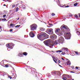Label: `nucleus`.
<instances>
[{
  "label": "nucleus",
  "mask_w": 80,
  "mask_h": 80,
  "mask_svg": "<svg viewBox=\"0 0 80 80\" xmlns=\"http://www.w3.org/2000/svg\"><path fill=\"white\" fill-rule=\"evenodd\" d=\"M3 6H6V4H4L3 5Z\"/></svg>",
  "instance_id": "obj_49"
},
{
  "label": "nucleus",
  "mask_w": 80,
  "mask_h": 80,
  "mask_svg": "<svg viewBox=\"0 0 80 80\" xmlns=\"http://www.w3.org/2000/svg\"><path fill=\"white\" fill-rule=\"evenodd\" d=\"M19 5V3L17 4H16V6L17 7Z\"/></svg>",
  "instance_id": "obj_43"
},
{
  "label": "nucleus",
  "mask_w": 80,
  "mask_h": 80,
  "mask_svg": "<svg viewBox=\"0 0 80 80\" xmlns=\"http://www.w3.org/2000/svg\"><path fill=\"white\" fill-rule=\"evenodd\" d=\"M37 26L35 24H32L30 26L31 30L32 31L33 30H37Z\"/></svg>",
  "instance_id": "obj_2"
},
{
  "label": "nucleus",
  "mask_w": 80,
  "mask_h": 80,
  "mask_svg": "<svg viewBox=\"0 0 80 80\" xmlns=\"http://www.w3.org/2000/svg\"><path fill=\"white\" fill-rule=\"evenodd\" d=\"M15 7V5H12V8H14Z\"/></svg>",
  "instance_id": "obj_37"
},
{
  "label": "nucleus",
  "mask_w": 80,
  "mask_h": 80,
  "mask_svg": "<svg viewBox=\"0 0 80 80\" xmlns=\"http://www.w3.org/2000/svg\"><path fill=\"white\" fill-rule=\"evenodd\" d=\"M54 73H55V72H54Z\"/></svg>",
  "instance_id": "obj_63"
},
{
  "label": "nucleus",
  "mask_w": 80,
  "mask_h": 80,
  "mask_svg": "<svg viewBox=\"0 0 80 80\" xmlns=\"http://www.w3.org/2000/svg\"><path fill=\"white\" fill-rule=\"evenodd\" d=\"M72 80H74V79H72Z\"/></svg>",
  "instance_id": "obj_53"
},
{
  "label": "nucleus",
  "mask_w": 80,
  "mask_h": 80,
  "mask_svg": "<svg viewBox=\"0 0 80 80\" xmlns=\"http://www.w3.org/2000/svg\"><path fill=\"white\" fill-rule=\"evenodd\" d=\"M0 64L2 66V67H5V65H4V62L3 61L1 62Z\"/></svg>",
  "instance_id": "obj_14"
},
{
  "label": "nucleus",
  "mask_w": 80,
  "mask_h": 80,
  "mask_svg": "<svg viewBox=\"0 0 80 80\" xmlns=\"http://www.w3.org/2000/svg\"><path fill=\"white\" fill-rule=\"evenodd\" d=\"M73 68H74V67H73Z\"/></svg>",
  "instance_id": "obj_59"
},
{
  "label": "nucleus",
  "mask_w": 80,
  "mask_h": 80,
  "mask_svg": "<svg viewBox=\"0 0 80 80\" xmlns=\"http://www.w3.org/2000/svg\"><path fill=\"white\" fill-rule=\"evenodd\" d=\"M78 2H76L75 4H74L73 5L75 7H76V6H77L78 5Z\"/></svg>",
  "instance_id": "obj_24"
},
{
  "label": "nucleus",
  "mask_w": 80,
  "mask_h": 80,
  "mask_svg": "<svg viewBox=\"0 0 80 80\" xmlns=\"http://www.w3.org/2000/svg\"><path fill=\"white\" fill-rule=\"evenodd\" d=\"M45 29L43 28H40V30H41V31H42V32H43L45 31Z\"/></svg>",
  "instance_id": "obj_18"
},
{
  "label": "nucleus",
  "mask_w": 80,
  "mask_h": 80,
  "mask_svg": "<svg viewBox=\"0 0 80 80\" xmlns=\"http://www.w3.org/2000/svg\"><path fill=\"white\" fill-rule=\"evenodd\" d=\"M20 27V25H17V26L15 27L16 28H18V27Z\"/></svg>",
  "instance_id": "obj_27"
},
{
  "label": "nucleus",
  "mask_w": 80,
  "mask_h": 80,
  "mask_svg": "<svg viewBox=\"0 0 80 80\" xmlns=\"http://www.w3.org/2000/svg\"><path fill=\"white\" fill-rule=\"evenodd\" d=\"M74 52L76 54V55H79V54L77 51H75Z\"/></svg>",
  "instance_id": "obj_32"
},
{
  "label": "nucleus",
  "mask_w": 80,
  "mask_h": 80,
  "mask_svg": "<svg viewBox=\"0 0 80 80\" xmlns=\"http://www.w3.org/2000/svg\"><path fill=\"white\" fill-rule=\"evenodd\" d=\"M58 62L59 63H60V61L59 60H58Z\"/></svg>",
  "instance_id": "obj_38"
},
{
  "label": "nucleus",
  "mask_w": 80,
  "mask_h": 80,
  "mask_svg": "<svg viewBox=\"0 0 80 80\" xmlns=\"http://www.w3.org/2000/svg\"><path fill=\"white\" fill-rule=\"evenodd\" d=\"M74 17H75L76 18H77V17H78V15H75Z\"/></svg>",
  "instance_id": "obj_35"
},
{
  "label": "nucleus",
  "mask_w": 80,
  "mask_h": 80,
  "mask_svg": "<svg viewBox=\"0 0 80 80\" xmlns=\"http://www.w3.org/2000/svg\"><path fill=\"white\" fill-rule=\"evenodd\" d=\"M58 34V35L59 36H61L63 35V33L62 32V31H60L58 33H57Z\"/></svg>",
  "instance_id": "obj_12"
},
{
  "label": "nucleus",
  "mask_w": 80,
  "mask_h": 80,
  "mask_svg": "<svg viewBox=\"0 0 80 80\" xmlns=\"http://www.w3.org/2000/svg\"><path fill=\"white\" fill-rule=\"evenodd\" d=\"M2 28V26H0V29H1Z\"/></svg>",
  "instance_id": "obj_47"
},
{
  "label": "nucleus",
  "mask_w": 80,
  "mask_h": 80,
  "mask_svg": "<svg viewBox=\"0 0 80 80\" xmlns=\"http://www.w3.org/2000/svg\"><path fill=\"white\" fill-rule=\"evenodd\" d=\"M67 7H70L69 6H67L65 7V8H67Z\"/></svg>",
  "instance_id": "obj_39"
},
{
  "label": "nucleus",
  "mask_w": 80,
  "mask_h": 80,
  "mask_svg": "<svg viewBox=\"0 0 80 80\" xmlns=\"http://www.w3.org/2000/svg\"><path fill=\"white\" fill-rule=\"evenodd\" d=\"M5 67L6 68L9 67V66L8 64L5 65Z\"/></svg>",
  "instance_id": "obj_31"
},
{
  "label": "nucleus",
  "mask_w": 80,
  "mask_h": 80,
  "mask_svg": "<svg viewBox=\"0 0 80 80\" xmlns=\"http://www.w3.org/2000/svg\"><path fill=\"white\" fill-rule=\"evenodd\" d=\"M62 55H65V54H66V53H65V52H62V53H61Z\"/></svg>",
  "instance_id": "obj_28"
},
{
  "label": "nucleus",
  "mask_w": 80,
  "mask_h": 80,
  "mask_svg": "<svg viewBox=\"0 0 80 80\" xmlns=\"http://www.w3.org/2000/svg\"><path fill=\"white\" fill-rule=\"evenodd\" d=\"M58 42L59 43H63L64 42V38H63V37H61Z\"/></svg>",
  "instance_id": "obj_4"
},
{
  "label": "nucleus",
  "mask_w": 80,
  "mask_h": 80,
  "mask_svg": "<svg viewBox=\"0 0 80 80\" xmlns=\"http://www.w3.org/2000/svg\"><path fill=\"white\" fill-rule=\"evenodd\" d=\"M75 68L76 69H78V67H76Z\"/></svg>",
  "instance_id": "obj_42"
},
{
  "label": "nucleus",
  "mask_w": 80,
  "mask_h": 80,
  "mask_svg": "<svg viewBox=\"0 0 80 80\" xmlns=\"http://www.w3.org/2000/svg\"><path fill=\"white\" fill-rule=\"evenodd\" d=\"M55 43L56 44H58V43H59V42H58V40H56L55 41Z\"/></svg>",
  "instance_id": "obj_23"
},
{
  "label": "nucleus",
  "mask_w": 80,
  "mask_h": 80,
  "mask_svg": "<svg viewBox=\"0 0 80 80\" xmlns=\"http://www.w3.org/2000/svg\"><path fill=\"white\" fill-rule=\"evenodd\" d=\"M68 78H69V77H68Z\"/></svg>",
  "instance_id": "obj_57"
},
{
  "label": "nucleus",
  "mask_w": 80,
  "mask_h": 80,
  "mask_svg": "<svg viewBox=\"0 0 80 80\" xmlns=\"http://www.w3.org/2000/svg\"><path fill=\"white\" fill-rule=\"evenodd\" d=\"M59 66H60V67H62V66L60 65H59Z\"/></svg>",
  "instance_id": "obj_51"
},
{
  "label": "nucleus",
  "mask_w": 80,
  "mask_h": 80,
  "mask_svg": "<svg viewBox=\"0 0 80 80\" xmlns=\"http://www.w3.org/2000/svg\"><path fill=\"white\" fill-rule=\"evenodd\" d=\"M60 29L57 28L56 29V31H55V32L57 33H58L59 32H60Z\"/></svg>",
  "instance_id": "obj_13"
},
{
  "label": "nucleus",
  "mask_w": 80,
  "mask_h": 80,
  "mask_svg": "<svg viewBox=\"0 0 80 80\" xmlns=\"http://www.w3.org/2000/svg\"><path fill=\"white\" fill-rule=\"evenodd\" d=\"M23 55H25V56H27V55H28V53H27V52H23Z\"/></svg>",
  "instance_id": "obj_19"
},
{
  "label": "nucleus",
  "mask_w": 80,
  "mask_h": 80,
  "mask_svg": "<svg viewBox=\"0 0 80 80\" xmlns=\"http://www.w3.org/2000/svg\"><path fill=\"white\" fill-rule=\"evenodd\" d=\"M57 36L56 35H55V34H53L51 36V38H55Z\"/></svg>",
  "instance_id": "obj_15"
},
{
  "label": "nucleus",
  "mask_w": 80,
  "mask_h": 80,
  "mask_svg": "<svg viewBox=\"0 0 80 80\" xmlns=\"http://www.w3.org/2000/svg\"><path fill=\"white\" fill-rule=\"evenodd\" d=\"M47 32L48 33L49 35H52V34H53V29H48Z\"/></svg>",
  "instance_id": "obj_6"
},
{
  "label": "nucleus",
  "mask_w": 80,
  "mask_h": 80,
  "mask_svg": "<svg viewBox=\"0 0 80 80\" xmlns=\"http://www.w3.org/2000/svg\"><path fill=\"white\" fill-rule=\"evenodd\" d=\"M51 39H49L47 40H46V41L44 42V43L47 46H48L49 44L50 43V42H51Z\"/></svg>",
  "instance_id": "obj_5"
},
{
  "label": "nucleus",
  "mask_w": 80,
  "mask_h": 80,
  "mask_svg": "<svg viewBox=\"0 0 80 80\" xmlns=\"http://www.w3.org/2000/svg\"><path fill=\"white\" fill-rule=\"evenodd\" d=\"M0 20H1V18H0Z\"/></svg>",
  "instance_id": "obj_60"
},
{
  "label": "nucleus",
  "mask_w": 80,
  "mask_h": 80,
  "mask_svg": "<svg viewBox=\"0 0 80 80\" xmlns=\"http://www.w3.org/2000/svg\"><path fill=\"white\" fill-rule=\"evenodd\" d=\"M55 59L56 60V61H58V58H55Z\"/></svg>",
  "instance_id": "obj_40"
},
{
  "label": "nucleus",
  "mask_w": 80,
  "mask_h": 80,
  "mask_svg": "<svg viewBox=\"0 0 80 80\" xmlns=\"http://www.w3.org/2000/svg\"><path fill=\"white\" fill-rule=\"evenodd\" d=\"M6 46H7V47H8V50L9 48H10V49H12V48H13V47H14V45H13V44L11 43L6 44Z\"/></svg>",
  "instance_id": "obj_3"
},
{
  "label": "nucleus",
  "mask_w": 80,
  "mask_h": 80,
  "mask_svg": "<svg viewBox=\"0 0 80 80\" xmlns=\"http://www.w3.org/2000/svg\"><path fill=\"white\" fill-rule=\"evenodd\" d=\"M41 80H43V79H42Z\"/></svg>",
  "instance_id": "obj_62"
},
{
  "label": "nucleus",
  "mask_w": 80,
  "mask_h": 80,
  "mask_svg": "<svg viewBox=\"0 0 80 80\" xmlns=\"http://www.w3.org/2000/svg\"><path fill=\"white\" fill-rule=\"evenodd\" d=\"M51 15L52 16H55V14L54 13H52V14H51Z\"/></svg>",
  "instance_id": "obj_30"
},
{
  "label": "nucleus",
  "mask_w": 80,
  "mask_h": 80,
  "mask_svg": "<svg viewBox=\"0 0 80 80\" xmlns=\"http://www.w3.org/2000/svg\"><path fill=\"white\" fill-rule=\"evenodd\" d=\"M26 70H27V69H26Z\"/></svg>",
  "instance_id": "obj_61"
},
{
  "label": "nucleus",
  "mask_w": 80,
  "mask_h": 80,
  "mask_svg": "<svg viewBox=\"0 0 80 80\" xmlns=\"http://www.w3.org/2000/svg\"><path fill=\"white\" fill-rule=\"evenodd\" d=\"M53 45H54L52 44H50L49 43L48 46L50 47H53Z\"/></svg>",
  "instance_id": "obj_17"
},
{
  "label": "nucleus",
  "mask_w": 80,
  "mask_h": 80,
  "mask_svg": "<svg viewBox=\"0 0 80 80\" xmlns=\"http://www.w3.org/2000/svg\"><path fill=\"white\" fill-rule=\"evenodd\" d=\"M14 78V79H15V78H15H15Z\"/></svg>",
  "instance_id": "obj_58"
},
{
  "label": "nucleus",
  "mask_w": 80,
  "mask_h": 80,
  "mask_svg": "<svg viewBox=\"0 0 80 80\" xmlns=\"http://www.w3.org/2000/svg\"><path fill=\"white\" fill-rule=\"evenodd\" d=\"M10 12H12V10H10L9 11Z\"/></svg>",
  "instance_id": "obj_48"
},
{
  "label": "nucleus",
  "mask_w": 80,
  "mask_h": 80,
  "mask_svg": "<svg viewBox=\"0 0 80 80\" xmlns=\"http://www.w3.org/2000/svg\"><path fill=\"white\" fill-rule=\"evenodd\" d=\"M49 25H50V27H52V26H53V24H49Z\"/></svg>",
  "instance_id": "obj_34"
},
{
  "label": "nucleus",
  "mask_w": 80,
  "mask_h": 80,
  "mask_svg": "<svg viewBox=\"0 0 80 80\" xmlns=\"http://www.w3.org/2000/svg\"><path fill=\"white\" fill-rule=\"evenodd\" d=\"M63 80H67V78L65 77H63Z\"/></svg>",
  "instance_id": "obj_29"
},
{
  "label": "nucleus",
  "mask_w": 80,
  "mask_h": 80,
  "mask_svg": "<svg viewBox=\"0 0 80 80\" xmlns=\"http://www.w3.org/2000/svg\"><path fill=\"white\" fill-rule=\"evenodd\" d=\"M68 31H67V32H65L64 31H63V33H64V35H66V36L67 37H70V34L69 33H68Z\"/></svg>",
  "instance_id": "obj_8"
},
{
  "label": "nucleus",
  "mask_w": 80,
  "mask_h": 80,
  "mask_svg": "<svg viewBox=\"0 0 80 80\" xmlns=\"http://www.w3.org/2000/svg\"><path fill=\"white\" fill-rule=\"evenodd\" d=\"M65 5L63 6L62 7H64Z\"/></svg>",
  "instance_id": "obj_55"
},
{
  "label": "nucleus",
  "mask_w": 80,
  "mask_h": 80,
  "mask_svg": "<svg viewBox=\"0 0 80 80\" xmlns=\"http://www.w3.org/2000/svg\"><path fill=\"white\" fill-rule=\"evenodd\" d=\"M8 0H7V1H8Z\"/></svg>",
  "instance_id": "obj_54"
},
{
  "label": "nucleus",
  "mask_w": 80,
  "mask_h": 80,
  "mask_svg": "<svg viewBox=\"0 0 80 80\" xmlns=\"http://www.w3.org/2000/svg\"><path fill=\"white\" fill-rule=\"evenodd\" d=\"M10 27H15V24L13 23H11L10 24Z\"/></svg>",
  "instance_id": "obj_20"
},
{
  "label": "nucleus",
  "mask_w": 80,
  "mask_h": 80,
  "mask_svg": "<svg viewBox=\"0 0 80 80\" xmlns=\"http://www.w3.org/2000/svg\"><path fill=\"white\" fill-rule=\"evenodd\" d=\"M52 52H54V51H52Z\"/></svg>",
  "instance_id": "obj_52"
},
{
  "label": "nucleus",
  "mask_w": 80,
  "mask_h": 80,
  "mask_svg": "<svg viewBox=\"0 0 80 80\" xmlns=\"http://www.w3.org/2000/svg\"><path fill=\"white\" fill-rule=\"evenodd\" d=\"M10 32H12L13 31V29H10Z\"/></svg>",
  "instance_id": "obj_41"
},
{
  "label": "nucleus",
  "mask_w": 80,
  "mask_h": 80,
  "mask_svg": "<svg viewBox=\"0 0 80 80\" xmlns=\"http://www.w3.org/2000/svg\"><path fill=\"white\" fill-rule=\"evenodd\" d=\"M61 59H62V60H64V59L63 58H61Z\"/></svg>",
  "instance_id": "obj_44"
},
{
  "label": "nucleus",
  "mask_w": 80,
  "mask_h": 80,
  "mask_svg": "<svg viewBox=\"0 0 80 80\" xmlns=\"http://www.w3.org/2000/svg\"><path fill=\"white\" fill-rule=\"evenodd\" d=\"M6 18H4V19H2V18L1 19V21H5L6 20Z\"/></svg>",
  "instance_id": "obj_26"
},
{
  "label": "nucleus",
  "mask_w": 80,
  "mask_h": 80,
  "mask_svg": "<svg viewBox=\"0 0 80 80\" xmlns=\"http://www.w3.org/2000/svg\"><path fill=\"white\" fill-rule=\"evenodd\" d=\"M61 28L62 29L64 28V29H66V30H69V28L68 27V26L66 25H62Z\"/></svg>",
  "instance_id": "obj_7"
},
{
  "label": "nucleus",
  "mask_w": 80,
  "mask_h": 80,
  "mask_svg": "<svg viewBox=\"0 0 80 80\" xmlns=\"http://www.w3.org/2000/svg\"><path fill=\"white\" fill-rule=\"evenodd\" d=\"M78 16H79V17L80 18V14H78Z\"/></svg>",
  "instance_id": "obj_45"
},
{
  "label": "nucleus",
  "mask_w": 80,
  "mask_h": 80,
  "mask_svg": "<svg viewBox=\"0 0 80 80\" xmlns=\"http://www.w3.org/2000/svg\"><path fill=\"white\" fill-rule=\"evenodd\" d=\"M37 37L38 39L42 38H44L45 39H47V38H48V35L45 33L41 32L40 34L38 35Z\"/></svg>",
  "instance_id": "obj_1"
},
{
  "label": "nucleus",
  "mask_w": 80,
  "mask_h": 80,
  "mask_svg": "<svg viewBox=\"0 0 80 80\" xmlns=\"http://www.w3.org/2000/svg\"><path fill=\"white\" fill-rule=\"evenodd\" d=\"M77 35H80V32L78 31H77Z\"/></svg>",
  "instance_id": "obj_22"
},
{
  "label": "nucleus",
  "mask_w": 80,
  "mask_h": 80,
  "mask_svg": "<svg viewBox=\"0 0 80 80\" xmlns=\"http://www.w3.org/2000/svg\"><path fill=\"white\" fill-rule=\"evenodd\" d=\"M8 78H10V79H12V77L10 76H8Z\"/></svg>",
  "instance_id": "obj_33"
},
{
  "label": "nucleus",
  "mask_w": 80,
  "mask_h": 80,
  "mask_svg": "<svg viewBox=\"0 0 80 80\" xmlns=\"http://www.w3.org/2000/svg\"><path fill=\"white\" fill-rule=\"evenodd\" d=\"M6 17V15H4L3 16V18H5Z\"/></svg>",
  "instance_id": "obj_36"
},
{
  "label": "nucleus",
  "mask_w": 80,
  "mask_h": 80,
  "mask_svg": "<svg viewBox=\"0 0 80 80\" xmlns=\"http://www.w3.org/2000/svg\"><path fill=\"white\" fill-rule=\"evenodd\" d=\"M66 61H67V63L68 65H70V64H71V62H70V60H68V59H66Z\"/></svg>",
  "instance_id": "obj_11"
},
{
  "label": "nucleus",
  "mask_w": 80,
  "mask_h": 80,
  "mask_svg": "<svg viewBox=\"0 0 80 80\" xmlns=\"http://www.w3.org/2000/svg\"><path fill=\"white\" fill-rule=\"evenodd\" d=\"M29 35L31 37L33 38L35 36V34L33 32V31H31L29 33Z\"/></svg>",
  "instance_id": "obj_9"
},
{
  "label": "nucleus",
  "mask_w": 80,
  "mask_h": 80,
  "mask_svg": "<svg viewBox=\"0 0 80 80\" xmlns=\"http://www.w3.org/2000/svg\"><path fill=\"white\" fill-rule=\"evenodd\" d=\"M19 20V18H18V19H17V20Z\"/></svg>",
  "instance_id": "obj_50"
},
{
  "label": "nucleus",
  "mask_w": 80,
  "mask_h": 80,
  "mask_svg": "<svg viewBox=\"0 0 80 80\" xmlns=\"http://www.w3.org/2000/svg\"><path fill=\"white\" fill-rule=\"evenodd\" d=\"M70 73H74V72H73V71H71Z\"/></svg>",
  "instance_id": "obj_46"
},
{
  "label": "nucleus",
  "mask_w": 80,
  "mask_h": 80,
  "mask_svg": "<svg viewBox=\"0 0 80 80\" xmlns=\"http://www.w3.org/2000/svg\"><path fill=\"white\" fill-rule=\"evenodd\" d=\"M61 50H63L64 51V52H66V53H68V49L67 48H62V49H61Z\"/></svg>",
  "instance_id": "obj_10"
},
{
  "label": "nucleus",
  "mask_w": 80,
  "mask_h": 80,
  "mask_svg": "<svg viewBox=\"0 0 80 80\" xmlns=\"http://www.w3.org/2000/svg\"><path fill=\"white\" fill-rule=\"evenodd\" d=\"M67 80H71L70 79H68Z\"/></svg>",
  "instance_id": "obj_56"
},
{
  "label": "nucleus",
  "mask_w": 80,
  "mask_h": 80,
  "mask_svg": "<svg viewBox=\"0 0 80 80\" xmlns=\"http://www.w3.org/2000/svg\"><path fill=\"white\" fill-rule=\"evenodd\" d=\"M63 52V51H61V50H58L56 51V53H58V52H59V53H60L61 52Z\"/></svg>",
  "instance_id": "obj_21"
},
{
  "label": "nucleus",
  "mask_w": 80,
  "mask_h": 80,
  "mask_svg": "<svg viewBox=\"0 0 80 80\" xmlns=\"http://www.w3.org/2000/svg\"><path fill=\"white\" fill-rule=\"evenodd\" d=\"M52 58L53 59V60L54 62H55V63H57V61H55V57L52 56Z\"/></svg>",
  "instance_id": "obj_16"
},
{
  "label": "nucleus",
  "mask_w": 80,
  "mask_h": 80,
  "mask_svg": "<svg viewBox=\"0 0 80 80\" xmlns=\"http://www.w3.org/2000/svg\"><path fill=\"white\" fill-rule=\"evenodd\" d=\"M18 10H19V8H18V7L16 8V12H18Z\"/></svg>",
  "instance_id": "obj_25"
}]
</instances>
